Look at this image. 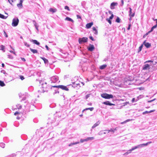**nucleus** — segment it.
Masks as SVG:
<instances>
[{
    "label": "nucleus",
    "instance_id": "nucleus-36",
    "mask_svg": "<svg viewBox=\"0 0 157 157\" xmlns=\"http://www.w3.org/2000/svg\"><path fill=\"white\" fill-rule=\"evenodd\" d=\"M85 141H86V139H81L80 140V142L81 143H83V142H85Z\"/></svg>",
    "mask_w": 157,
    "mask_h": 157
},
{
    "label": "nucleus",
    "instance_id": "nucleus-53",
    "mask_svg": "<svg viewBox=\"0 0 157 157\" xmlns=\"http://www.w3.org/2000/svg\"><path fill=\"white\" fill-rule=\"evenodd\" d=\"M154 29H153L152 27V28H151V30H150V31H149V32H148V33H150L151 32H152V31H153V30H154Z\"/></svg>",
    "mask_w": 157,
    "mask_h": 157
},
{
    "label": "nucleus",
    "instance_id": "nucleus-33",
    "mask_svg": "<svg viewBox=\"0 0 157 157\" xmlns=\"http://www.w3.org/2000/svg\"><path fill=\"white\" fill-rule=\"evenodd\" d=\"M0 48H1V50L2 51H3L4 52H5V51L4 50V49H5V47L3 45H2L1 46H0Z\"/></svg>",
    "mask_w": 157,
    "mask_h": 157
},
{
    "label": "nucleus",
    "instance_id": "nucleus-14",
    "mask_svg": "<svg viewBox=\"0 0 157 157\" xmlns=\"http://www.w3.org/2000/svg\"><path fill=\"white\" fill-rule=\"evenodd\" d=\"M20 1V3L17 4V6L19 8H22V3L23 1Z\"/></svg>",
    "mask_w": 157,
    "mask_h": 157
},
{
    "label": "nucleus",
    "instance_id": "nucleus-37",
    "mask_svg": "<svg viewBox=\"0 0 157 157\" xmlns=\"http://www.w3.org/2000/svg\"><path fill=\"white\" fill-rule=\"evenodd\" d=\"M110 20H111L109 19V18L106 19V20L108 21L110 24L111 25L112 23V22Z\"/></svg>",
    "mask_w": 157,
    "mask_h": 157
},
{
    "label": "nucleus",
    "instance_id": "nucleus-52",
    "mask_svg": "<svg viewBox=\"0 0 157 157\" xmlns=\"http://www.w3.org/2000/svg\"><path fill=\"white\" fill-rule=\"evenodd\" d=\"M9 51L10 52L13 53L15 55H16L15 53L14 52H13L12 51Z\"/></svg>",
    "mask_w": 157,
    "mask_h": 157
},
{
    "label": "nucleus",
    "instance_id": "nucleus-25",
    "mask_svg": "<svg viewBox=\"0 0 157 157\" xmlns=\"http://www.w3.org/2000/svg\"><path fill=\"white\" fill-rule=\"evenodd\" d=\"M7 17L4 16L3 15L0 13V18H1L3 19H6Z\"/></svg>",
    "mask_w": 157,
    "mask_h": 157
},
{
    "label": "nucleus",
    "instance_id": "nucleus-63",
    "mask_svg": "<svg viewBox=\"0 0 157 157\" xmlns=\"http://www.w3.org/2000/svg\"><path fill=\"white\" fill-rule=\"evenodd\" d=\"M21 59L22 60L25 61V59L24 58H21Z\"/></svg>",
    "mask_w": 157,
    "mask_h": 157
},
{
    "label": "nucleus",
    "instance_id": "nucleus-34",
    "mask_svg": "<svg viewBox=\"0 0 157 157\" xmlns=\"http://www.w3.org/2000/svg\"><path fill=\"white\" fill-rule=\"evenodd\" d=\"M94 108L93 107H91V108H86V110H90L91 111H92L94 109Z\"/></svg>",
    "mask_w": 157,
    "mask_h": 157
},
{
    "label": "nucleus",
    "instance_id": "nucleus-54",
    "mask_svg": "<svg viewBox=\"0 0 157 157\" xmlns=\"http://www.w3.org/2000/svg\"><path fill=\"white\" fill-rule=\"evenodd\" d=\"M121 6H123L124 5V1L123 0H121Z\"/></svg>",
    "mask_w": 157,
    "mask_h": 157
},
{
    "label": "nucleus",
    "instance_id": "nucleus-2",
    "mask_svg": "<svg viewBox=\"0 0 157 157\" xmlns=\"http://www.w3.org/2000/svg\"><path fill=\"white\" fill-rule=\"evenodd\" d=\"M101 96L102 98L106 99L112 98H113V96L112 94H109L106 93L101 94Z\"/></svg>",
    "mask_w": 157,
    "mask_h": 157
},
{
    "label": "nucleus",
    "instance_id": "nucleus-30",
    "mask_svg": "<svg viewBox=\"0 0 157 157\" xmlns=\"http://www.w3.org/2000/svg\"><path fill=\"white\" fill-rule=\"evenodd\" d=\"M0 86H5V84L3 82L0 80Z\"/></svg>",
    "mask_w": 157,
    "mask_h": 157
},
{
    "label": "nucleus",
    "instance_id": "nucleus-41",
    "mask_svg": "<svg viewBox=\"0 0 157 157\" xmlns=\"http://www.w3.org/2000/svg\"><path fill=\"white\" fill-rule=\"evenodd\" d=\"M64 9L66 10H67L68 11H70V10L69 7L67 6H65Z\"/></svg>",
    "mask_w": 157,
    "mask_h": 157
},
{
    "label": "nucleus",
    "instance_id": "nucleus-6",
    "mask_svg": "<svg viewBox=\"0 0 157 157\" xmlns=\"http://www.w3.org/2000/svg\"><path fill=\"white\" fill-rule=\"evenodd\" d=\"M54 87H57L59 88H61L63 90H65L66 91H68L69 90L68 88L66 86L63 85H59L58 86H55Z\"/></svg>",
    "mask_w": 157,
    "mask_h": 157
},
{
    "label": "nucleus",
    "instance_id": "nucleus-7",
    "mask_svg": "<svg viewBox=\"0 0 157 157\" xmlns=\"http://www.w3.org/2000/svg\"><path fill=\"white\" fill-rule=\"evenodd\" d=\"M118 3L117 2H113L111 3L110 5V8L111 9H113L115 8V6H117Z\"/></svg>",
    "mask_w": 157,
    "mask_h": 157
},
{
    "label": "nucleus",
    "instance_id": "nucleus-44",
    "mask_svg": "<svg viewBox=\"0 0 157 157\" xmlns=\"http://www.w3.org/2000/svg\"><path fill=\"white\" fill-rule=\"evenodd\" d=\"M103 131H102L99 132L98 133V135H101L103 134Z\"/></svg>",
    "mask_w": 157,
    "mask_h": 157
},
{
    "label": "nucleus",
    "instance_id": "nucleus-10",
    "mask_svg": "<svg viewBox=\"0 0 157 157\" xmlns=\"http://www.w3.org/2000/svg\"><path fill=\"white\" fill-rule=\"evenodd\" d=\"M103 104L105 105H115L114 104L111 103H110V102L109 101H106L104 102L103 103Z\"/></svg>",
    "mask_w": 157,
    "mask_h": 157
},
{
    "label": "nucleus",
    "instance_id": "nucleus-3",
    "mask_svg": "<svg viewBox=\"0 0 157 157\" xmlns=\"http://www.w3.org/2000/svg\"><path fill=\"white\" fill-rule=\"evenodd\" d=\"M152 142H148L146 143L140 144V145H137V146H135L133 147L134 149L135 150L138 148H141L144 146H146L148 144H150Z\"/></svg>",
    "mask_w": 157,
    "mask_h": 157
},
{
    "label": "nucleus",
    "instance_id": "nucleus-51",
    "mask_svg": "<svg viewBox=\"0 0 157 157\" xmlns=\"http://www.w3.org/2000/svg\"><path fill=\"white\" fill-rule=\"evenodd\" d=\"M92 29L93 30V31H95L97 30L96 29V28L95 27H93L92 28Z\"/></svg>",
    "mask_w": 157,
    "mask_h": 157
},
{
    "label": "nucleus",
    "instance_id": "nucleus-50",
    "mask_svg": "<svg viewBox=\"0 0 157 157\" xmlns=\"http://www.w3.org/2000/svg\"><path fill=\"white\" fill-rule=\"evenodd\" d=\"M75 145L74 143H71L69 145V146H71L73 145Z\"/></svg>",
    "mask_w": 157,
    "mask_h": 157
},
{
    "label": "nucleus",
    "instance_id": "nucleus-32",
    "mask_svg": "<svg viewBox=\"0 0 157 157\" xmlns=\"http://www.w3.org/2000/svg\"><path fill=\"white\" fill-rule=\"evenodd\" d=\"M143 44H142L139 47V50H138V52H139L140 51H141V50H142V49L143 48Z\"/></svg>",
    "mask_w": 157,
    "mask_h": 157
},
{
    "label": "nucleus",
    "instance_id": "nucleus-64",
    "mask_svg": "<svg viewBox=\"0 0 157 157\" xmlns=\"http://www.w3.org/2000/svg\"><path fill=\"white\" fill-rule=\"evenodd\" d=\"M153 61L151 60H148L146 61V62H152Z\"/></svg>",
    "mask_w": 157,
    "mask_h": 157
},
{
    "label": "nucleus",
    "instance_id": "nucleus-23",
    "mask_svg": "<svg viewBox=\"0 0 157 157\" xmlns=\"http://www.w3.org/2000/svg\"><path fill=\"white\" fill-rule=\"evenodd\" d=\"M30 50L34 54L36 53L37 52V51L36 49H33L31 48H30Z\"/></svg>",
    "mask_w": 157,
    "mask_h": 157
},
{
    "label": "nucleus",
    "instance_id": "nucleus-62",
    "mask_svg": "<svg viewBox=\"0 0 157 157\" xmlns=\"http://www.w3.org/2000/svg\"><path fill=\"white\" fill-rule=\"evenodd\" d=\"M74 144H79V142H75V143H74Z\"/></svg>",
    "mask_w": 157,
    "mask_h": 157
},
{
    "label": "nucleus",
    "instance_id": "nucleus-8",
    "mask_svg": "<svg viewBox=\"0 0 157 157\" xmlns=\"http://www.w3.org/2000/svg\"><path fill=\"white\" fill-rule=\"evenodd\" d=\"M129 16L131 17H133L135 15V13H132V9L130 8L129 7Z\"/></svg>",
    "mask_w": 157,
    "mask_h": 157
},
{
    "label": "nucleus",
    "instance_id": "nucleus-21",
    "mask_svg": "<svg viewBox=\"0 0 157 157\" xmlns=\"http://www.w3.org/2000/svg\"><path fill=\"white\" fill-rule=\"evenodd\" d=\"M107 67L106 64H103L102 65L100 66V69L101 70L104 69Z\"/></svg>",
    "mask_w": 157,
    "mask_h": 157
},
{
    "label": "nucleus",
    "instance_id": "nucleus-60",
    "mask_svg": "<svg viewBox=\"0 0 157 157\" xmlns=\"http://www.w3.org/2000/svg\"><path fill=\"white\" fill-rule=\"evenodd\" d=\"M130 26H131V25L130 24H129L128 25V28H127V29L128 30H129L130 29Z\"/></svg>",
    "mask_w": 157,
    "mask_h": 157
},
{
    "label": "nucleus",
    "instance_id": "nucleus-55",
    "mask_svg": "<svg viewBox=\"0 0 157 157\" xmlns=\"http://www.w3.org/2000/svg\"><path fill=\"white\" fill-rule=\"evenodd\" d=\"M45 47L47 50H49V48L47 45H46Z\"/></svg>",
    "mask_w": 157,
    "mask_h": 157
},
{
    "label": "nucleus",
    "instance_id": "nucleus-31",
    "mask_svg": "<svg viewBox=\"0 0 157 157\" xmlns=\"http://www.w3.org/2000/svg\"><path fill=\"white\" fill-rule=\"evenodd\" d=\"M139 97H137V99H136V101H135V98H133L132 99V102H134L135 101H137L139 99Z\"/></svg>",
    "mask_w": 157,
    "mask_h": 157
},
{
    "label": "nucleus",
    "instance_id": "nucleus-9",
    "mask_svg": "<svg viewBox=\"0 0 157 157\" xmlns=\"http://www.w3.org/2000/svg\"><path fill=\"white\" fill-rule=\"evenodd\" d=\"M149 69V65L147 64H146L144 65L143 67V70H147Z\"/></svg>",
    "mask_w": 157,
    "mask_h": 157
},
{
    "label": "nucleus",
    "instance_id": "nucleus-20",
    "mask_svg": "<svg viewBox=\"0 0 157 157\" xmlns=\"http://www.w3.org/2000/svg\"><path fill=\"white\" fill-rule=\"evenodd\" d=\"M40 58L43 59L45 63L46 64L48 63V60L47 59L43 57H40Z\"/></svg>",
    "mask_w": 157,
    "mask_h": 157
},
{
    "label": "nucleus",
    "instance_id": "nucleus-39",
    "mask_svg": "<svg viewBox=\"0 0 157 157\" xmlns=\"http://www.w3.org/2000/svg\"><path fill=\"white\" fill-rule=\"evenodd\" d=\"M24 44L25 45V46H27V47H29V46H30V45H29V44H28L27 43H26V42H24Z\"/></svg>",
    "mask_w": 157,
    "mask_h": 157
},
{
    "label": "nucleus",
    "instance_id": "nucleus-48",
    "mask_svg": "<svg viewBox=\"0 0 157 157\" xmlns=\"http://www.w3.org/2000/svg\"><path fill=\"white\" fill-rule=\"evenodd\" d=\"M8 58L10 59H12L13 58V57L10 55H8Z\"/></svg>",
    "mask_w": 157,
    "mask_h": 157
},
{
    "label": "nucleus",
    "instance_id": "nucleus-17",
    "mask_svg": "<svg viewBox=\"0 0 157 157\" xmlns=\"http://www.w3.org/2000/svg\"><path fill=\"white\" fill-rule=\"evenodd\" d=\"M30 41L33 42V43L37 45H39L40 44V43L36 40H30Z\"/></svg>",
    "mask_w": 157,
    "mask_h": 157
},
{
    "label": "nucleus",
    "instance_id": "nucleus-19",
    "mask_svg": "<svg viewBox=\"0 0 157 157\" xmlns=\"http://www.w3.org/2000/svg\"><path fill=\"white\" fill-rule=\"evenodd\" d=\"M94 48V47L93 45H91L88 48V50L90 51H93Z\"/></svg>",
    "mask_w": 157,
    "mask_h": 157
},
{
    "label": "nucleus",
    "instance_id": "nucleus-58",
    "mask_svg": "<svg viewBox=\"0 0 157 157\" xmlns=\"http://www.w3.org/2000/svg\"><path fill=\"white\" fill-rule=\"evenodd\" d=\"M90 39L92 40H93V41L94 40V39H93V37L92 36H90Z\"/></svg>",
    "mask_w": 157,
    "mask_h": 157
},
{
    "label": "nucleus",
    "instance_id": "nucleus-59",
    "mask_svg": "<svg viewBox=\"0 0 157 157\" xmlns=\"http://www.w3.org/2000/svg\"><path fill=\"white\" fill-rule=\"evenodd\" d=\"M77 17L78 18H81V16H80L79 15H77Z\"/></svg>",
    "mask_w": 157,
    "mask_h": 157
},
{
    "label": "nucleus",
    "instance_id": "nucleus-16",
    "mask_svg": "<svg viewBox=\"0 0 157 157\" xmlns=\"http://www.w3.org/2000/svg\"><path fill=\"white\" fill-rule=\"evenodd\" d=\"M117 130V128H114L108 130H107L106 131V132H107L108 133H109V132H114V131Z\"/></svg>",
    "mask_w": 157,
    "mask_h": 157
},
{
    "label": "nucleus",
    "instance_id": "nucleus-61",
    "mask_svg": "<svg viewBox=\"0 0 157 157\" xmlns=\"http://www.w3.org/2000/svg\"><path fill=\"white\" fill-rule=\"evenodd\" d=\"M94 33L96 35H97L98 34V31L97 30L95 31Z\"/></svg>",
    "mask_w": 157,
    "mask_h": 157
},
{
    "label": "nucleus",
    "instance_id": "nucleus-43",
    "mask_svg": "<svg viewBox=\"0 0 157 157\" xmlns=\"http://www.w3.org/2000/svg\"><path fill=\"white\" fill-rule=\"evenodd\" d=\"M1 72L3 73V74L5 75H6V71L4 70H2L1 71Z\"/></svg>",
    "mask_w": 157,
    "mask_h": 157
},
{
    "label": "nucleus",
    "instance_id": "nucleus-57",
    "mask_svg": "<svg viewBox=\"0 0 157 157\" xmlns=\"http://www.w3.org/2000/svg\"><path fill=\"white\" fill-rule=\"evenodd\" d=\"M19 114V113L18 112H16L14 113V115H17L18 114Z\"/></svg>",
    "mask_w": 157,
    "mask_h": 157
},
{
    "label": "nucleus",
    "instance_id": "nucleus-26",
    "mask_svg": "<svg viewBox=\"0 0 157 157\" xmlns=\"http://www.w3.org/2000/svg\"><path fill=\"white\" fill-rule=\"evenodd\" d=\"M65 20H67V21H71L72 22L73 21L72 19L71 18H70L69 17H66Z\"/></svg>",
    "mask_w": 157,
    "mask_h": 157
},
{
    "label": "nucleus",
    "instance_id": "nucleus-40",
    "mask_svg": "<svg viewBox=\"0 0 157 157\" xmlns=\"http://www.w3.org/2000/svg\"><path fill=\"white\" fill-rule=\"evenodd\" d=\"M0 146L2 148H4L5 146V144L3 143H2L0 144Z\"/></svg>",
    "mask_w": 157,
    "mask_h": 157
},
{
    "label": "nucleus",
    "instance_id": "nucleus-47",
    "mask_svg": "<svg viewBox=\"0 0 157 157\" xmlns=\"http://www.w3.org/2000/svg\"><path fill=\"white\" fill-rule=\"evenodd\" d=\"M20 78L21 80H23V79H24V77L22 76V75H20Z\"/></svg>",
    "mask_w": 157,
    "mask_h": 157
},
{
    "label": "nucleus",
    "instance_id": "nucleus-56",
    "mask_svg": "<svg viewBox=\"0 0 157 157\" xmlns=\"http://www.w3.org/2000/svg\"><path fill=\"white\" fill-rule=\"evenodd\" d=\"M107 130H105L104 131V132H103V134H106V133H107V132H106V131H107Z\"/></svg>",
    "mask_w": 157,
    "mask_h": 157
},
{
    "label": "nucleus",
    "instance_id": "nucleus-4",
    "mask_svg": "<svg viewBox=\"0 0 157 157\" xmlns=\"http://www.w3.org/2000/svg\"><path fill=\"white\" fill-rule=\"evenodd\" d=\"M51 80L52 82L56 83L58 81V77L57 76H52L51 78Z\"/></svg>",
    "mask_w": 157,
    "mask_h": 157
},
{
    "label": "nucleus",
    "instance_id": "nucleus-12",
    "mask_svg": "<svg viewBox=\"0 0 157 157\" xmlns=\"http://www.w3.org/2000/svg\"><path fill=\"white\" fill-rule=\"evenodd\" d=\"M93 25V22H90L89 23H87L86 25V28L88 29H89Z\"/></svg>",
    "mask_w": 157,
    "mask_h": 157
},
{
    "label": "nucleus",
    "instance_id": "nucleus-18",
    "mask_svg": "<svg viewBox=\"0 0 157 157\" xmlns=\"http://www.w3.org/2000/svg\"><path fill=\"white\" fill-rule=\"evenodd\" d=\"M155 111V110H151L150 111H145L143 113V115H144V114H147V113H151L152 112H153L154 111Z\"/></svg>",
    "mask_w": 157,
    "mask_h": 157
},
{
    "label": "nucleus",
    "instance_id": "nucleus-24",
    "mask_svg": "<svg viewBox=\"0 0 157 157\" xmlns=\"http://www.w3.org/2000/svg\"><path fill=\"white\" fill-rule=\"evenodd\" d=\"M94 137H88L86 139V141H87L89 140H94Z\"/></svg>",
    "mask_w": 157,
    "mask_h": 157
},
{
    "label": "nucleus",
    "instance_id": "nucleus-29",
    "mask_svg": "<svg viewBox=\"0 0 157 157\" xmlns=\"http://www.w3.org/2000/svg\"><path fill=\"white\" fill-rule=\"evenodd\" d=\"M33 22H34V25L36 28V29L38 30V26L37 25V24L36 23V22L35 21H33Z\"/></svg>",
    "mask_w": 157,
    "mask_h": 157
},
{
    "label": "nucleus",
    "instance_id": "nucleus-27",
    "mask_svg": "<svg viewBox=\"0 0 157 157\" xmlns=\"http://www.w3.org/2000/svg\"><path fill=\"white\" fill-rule=\"evenodd\" d=\"M25 98H23L22 101H21V102H22V104H23V103H27V102L26 101H25ZM22 105H24L25 106H26V104L23 105V104H22Z\"/></svg>",
    "mask_w": 157,
    "mask_h": 157
},
{
    "label": "nucleus",
    "instance_id": "nucleus-38",
    "mask_svg": "<svg viewBox=\"0 0 157 157\" xmlns=\"http://www.w3.org/2000/svg\"><path fill=\"white\" fill-rule=\"evenodd\" d=\"M9 2L11 5H12V3L15 0H8Z\"/></svg>",
    "mask_w": 157,
    "mask_h": 157
},
{
    "label": "nucleus",
    "instance_id": "nucleus-22",
    "mask_svg": "<svg viewBox=\"0 0 157 157\" xmlns=\"http://www.w3.org/2000/svg\"><path fill=\"white\" fill-rule=\"evenodd\" d=\"M57 11V9H53L52 8H51L49 10V11L51 12H52L53 13H55Z\"/></svg>",
    "mask_w": 157,
    "mask_h": 157
},
{
    "label": "nucleus",
    "instance_id": "nucleus-35",
    "mask_svg": "<svg viewBox=\"0 0 157 157\" xmlns=\"http://www.w3.org/2000/svg\"><path fill=\"white\" fill-rule=\"evenodd\" d=\"M120 18L118 17H117L116 20V22L117 23H119L120 22Z\"/></svg>",
    "mask_w": 157,
    "mask_h": 157
},
{
    "label": "nucleus",
    "instance_id": "nucleus-1",
    "mask_svg": "<svg viewBox=\"0 0 157 157\" xmlns=\"http://www.w3.org/2000/svg\"><path fill=\"white\" fill-rule=\"evenodd\" d=\"M19 20L17 17H15L12 20V25L13 27L17 26L19 23Z\"/></svg>",
    "mask_w": 157,
    "mask_h": 157
},
{
    "label": "nucleus",
    "instance_id": "nucleus-28",
    "mask_svg": "<svg viewBox=\"0 0 157 157\" xmlns=\"http://www.w3.org/2000/svg\"><path fill=\"white\" fill-rule=\"evenodd\" d=\"M16 108H15L16 109H20L21 108V105L18 104L16 105Z\"/></svg>",
    "mask_w": 157,
    "mask_h": 157
},
{
    "label": "nucleus",
    "instance_id": "nucleus-49",
    "mask_svg": "<svg viewBox=\"0 0 157 157\" xmlns=\"http://www.w3.org/2000/svg\"><path fill=\"white\" fill-rule=\"evenodd\" d=\"M4 35L6 37H8V36L7 35L6 33V32L5 31H4Z\"/></svg>",
    "mask_w": 157,
    "mask_h": 157
},
{
    "label": "nucleus",
    "instance_id": "nucleus-5",
    "mask_svg": "<svg viewBox=\"0 0 157 157\" xmlns=\"http://www.w3.org/2000/svg\"><path fill=\"white\" fill-rule=\"evenodd\" d=\"M88 38L86 37H84L82 38H79L78 39V42L80 44H82L83 43L86 42L87 41Z\"/></svg>",
    "mask_w": 157,
    "mask_h": 157
},
{
    "label": "nucleus",
    "instance_id": "nucleus-46",
    "mask_svg": "<svg viewBox=\"0 0 157 157\" xmlns=\"http://www.w3.org/2000/svg\"><path fill=\"white\" fill-rule=\"evenodd\" d=\"M131 120H130V119L127 120H126L124 122L122 123V124H123V123H125L128 122V121H129Z\"/></svg>",
    "mask_w": 157,
    "mask_h": 157
},
{
    "label": "nucleus",
    "instance_id": "nucleus-15",
    "mask_svg": "<svg viewBox=\"0 0 157 157\" xmlns=\"http://www.w3.org/2000/svg\"><path fill=\"white\" fill-rule=\"evenodd\" d=\"M134 150V149L133 147H132V149L128 150L126 152H125L124 153V155H127L128 154L130 153L132 151Z\"/></svg>",
    "mask_w": 157,
    "mask_h": 157
},
{
    "label": "nucleus",
    "instance_id": "nucleus-42",
    "mask_svg": "<svg viewBox=\"0 0 157 157\" xmlns=\"http://www.w3.org/2000/svg\"><path fill=\"white\" fill-rule=\"evenodd\" d=\"M114 16L113 13L112 14L111 16L109 17V19L111 20L113 17Z\"/></svg>",
    "mask_w": 157,
    "mask_h": 157
},
{
    "label": "nucleus",
    "instance_id": "nucleus-13",
    "mask_svg": "<svg viewBox=\"0 0 157 157\" xmlns=\"http://www.w3.org/2000/svg\"><path fill=\"white\" fill-rule=\"evenodd\" d=\"M100 121H97L96 123L94 124V125L92 126V128H94L96 127H97L98 126L99 124H100Z\"/></svg>",
    "mask_w": 157,
    "mask_h": 157
},
{
    "label": "nucleus",
    "instance_id": "nucleus-45",
    "mask_svg": "<svg viewBox=\"0 0 157 157\" xmlns=\"http://www.w3.org/2000/svg\"><path fill=\"white\" fill-rule=\"evenodd\" d=\"M155 99H155V98H154V99H153L152 100H151L148 101H147V102H148V103H150V102H151L153 101H154L155 100Z\"/></svg>",
    "mask_w": 157,
    "mask_h": 157
},
{
    "label": "nucleus",
    "instance_id": "nucleus-11",
    "mask_svg": "<svg viewBox=\"0 0 157 157\" xmlns=\"http://www.w3.org/2000/svg\"><path fill=\"white\" fill-rule=\"evenodd\" d=\"M143 44L144 45L145 47L147 48H149L151 46V44L148 42H146L145 41H144L143 42Z\"/></svg>",
    "mask_w": 157,
    "mask_h": 157
}]
</instances>
